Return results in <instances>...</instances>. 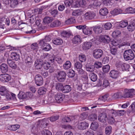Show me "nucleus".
I'll return each mask as SVG.
<instances>
[{
    "instance_id": "4c0bfd02",
    "label": "nucleus",
    "mask_w": 135,
    "mask_h": 135,
    "mask_svg": "<svg viewBox=\"0 0 135 135\" xmlns=\"http://www.w3.org/2000/svg\"><path fill=\"white\" fill-rule=\"evenodd\" d=\"M53 20V18L49 17H45L44 19L43 22L45 23H49L51 22Z\"/></svg>"
},
{
    "instance_id": "bf43d9fd",
    "label": "nucleus",
    "mask_w": 135,
    "mask_h": 135,
    "mask_svg": "<svg viewBox=\"0 0 135 135\" xmlns=\"http://www.w3.org/2000/svg\"><path fill=\"white\" fill-rule=\"evenodd\" d=\"M128 24V22L127 21H122L120 22L119 26L120 27L123 28L127 26Z\"/></svg>"
},
{
    "instance_id": "39448f33",
    "label": "nucleus",
    "mask_w": 135,
    "mask_h": 135,
    "mask_svg": "<svg viewBox=\"0 0 135 135\" xmlns=\"http://www.w3.org/2000/svg\"><path fill=\"white\" fill-rule=\"evenodd\" d=\"M103 54V51L101 49H97L93 51V55L94 57L96 59L100 58Z\"/></svg>"
},
{
    "instance_id": "c85d7f7f",
    "label": "nucleus",
    "mask_w": 135,
    "mask_h": 135,
    "mask_svg": "<svg viewBox=\"0 0 135 135\" xmlns=\"http://www.w3.org/2000/svg\"><path fill=\"white\" fill-rule=\"evenodd\" d=\"M112 130V128L110 126H107L105 128V133L106 135H110L111 134Z\"/></svg>"
},
{
    "instance_id": "0eeeda50",
    "label": "nucleus",
    "mask_w": 135,
    "mask_h": 135,
    "mask_svg": "<svg viewBox=\"0 0 135 135\" xmlns=\"http://www.w3.org/2000/svg\"><path fill=\"white\" fill-rule=\"evenodd\" d=\"M35 83L37 86H41L43 83V80L42 76L40 75H36L35 76Z\"/></svg>"
},
{
    "instance_id": "cd10ccee",
    "label": "nucleus",
    "mask_w": 135,
    "mask_h": 135,
    "mask_svg": "<svg viewBox=\"0 0 135 135\" xmlns=\"http://www.w3.org/2000/svg\"><path fill=\"white\" fill-rule=\"evenodd\" d=\"M97 115L96 114L93 113L89 116L88 119L90 121H94L97 119Z\"/></svg>"
},
{
    "instance_id": "338daca9",
    "label": "nucleus",
    "mask_w": 135,
    "mask_h": 135,
    "mask_svg": "<svg viewBox=\"0 0 135 135\" xmlns=\"http://www.w3.org/2000/svg\"><path fill=\"white\" fill-rule=\"evenodd\" d=\"M61 34L62 35L65 37H68L70 35V33L66 31H63Z\"/></svg>"
},
{
    "instance_id": "f257e3e1",
    "label": "nucleus",
    "mask_w": 135,
    "mask_h": 135,
    "mask_svg": "<svg viewBox=\"0 0 135 135\" xmlns=\"http://www.w3.org/2000/svg\"><path fill=\"white\" fill-rule=\"evenodd\" d=\"M51 40V38L49 36H46L44 38L40 40L39 44L43 50L48 51L52 49L50 45L47 43Z\"/></svg>"
},
{
    "instance_id": "1a4fd4ad",
    "label": "nucleus",
    "mask_w": 135,
    "mask_h": 135,
    "mask_svg": "<svg viewBox=\"0 0 135 135\" xmlns=\"http://www.w3.org/2000/svg\"><path fill=\"white\" fill-rule=\"evenodd\" d=\"M55 98L57 103H61L63 101L65 96L62 93H58L55 95Z\"/></svg>"
},
{
    "instance_id": "09e8293b",
    "label": "nucleus",
    "mask_w": 135,
    "mask_h": 135,
    "mask_svg": "<svg viewBox=\"0 0 135 135\" xmlns=\"http://www.w3.org/2000/svg\"><path fill=\"white\" fill-rule=\"evenodd\" d=\"M28 30L25 32L27 33H33L36 32V30L32 28L31 27L29 26L28 28Z\"/></svg>"
},
{
    "instance_id": "a878e982",
    "label": "nucleus",
    "mask_w": 135,
    "mask_h": 135,
    "mask_svg": "<svg viewBox=\"0 0 135 135\" xmlns=\"http://www.w3.org/2000/svg\"><path fill=\"white\" fill-rule=\"evenodd\" d=\"M71 64L69 61H66L63 65V68L65 70H68L70 69L71 66Z\"/></svg>"
},
{
    "instance_id": "8fccbe9b",
    "label": "nucleus",
    "mask_w": 135,
    "mask_h": 135,
    "mask_svg": "<svg viewBox=\"0 0 135 135\" xmlns=\"http://www.w3.org/2000/svg\"><path fill=\"white\" fill-rule=\"evenodd\" d=\"M121 96L122 97V94L121 92H119L114 93L112 95V98L113 99H117Z\"/></svg>"
},
{
    "instance_id": "69168bd1",
    "label": "nucleus",
    "mask_w": 135,
    "mask_h": 135,
    "mask_svg": "<svg viewBox=\"0 0 135 135\" xmlns=\"http://www.w3.org/2000/svg\"><path fill=\"white\" fill-rule=\"evenodd\" d=\"M109 85V83L108 80L106 79H104L103 84V87L105 88L107 87Z\"/></svg>"
},
{
    "instance_id": "ddd939ff",
    "label": "nucleus",
    "mask_w": 135,
    "mask_h": 135,
    "mask_svg": "<svg viewBox=\"0 0 135 135\" xmlns=\"http://www.w3.org/2000/svg\"><path fill=\"white\" fill-rule=\"evenodd\" d=\"M107 118L106 114L105 113H103L100 114L98 117L99 120L102 123H105L107 120Z\"/></svg>"
},
{
    "instance_id": "6e6552de",
    "label": "nucleus",
    "mask_w": 135,
    "mask_h": 135,
    "mask_svg": "<svg viewBox=\"0 0 135 135\" xmlns=\"http://www.w3.org/2000/svg\"><path fill=\"white\" fill-rule=\"evenodd\" d=\"M10 75L7 74H2L0 75V80L3 83L8 82L11 80Z\"/></svg>"
},
{
    "instance_id": "393cba45",
    "label": "nucleus",
    "mask_w": 135,
    "mask_h": 135,
    "mask_svg": "<svg viewBox=\"0 0 135 135\" xmlns=\"http://www.w3.org/2000/svg\"><path fill=\"white\" fill-rule=\"evenodd\" d=\"M7 62L9 66L13 69H15L16 68L17 66L15 62L11 60H7Z\"/></svg>"
},
{
    "instance_id": "e2e57ef3",
    "label": "nucleus",
    "mask_w": 135,
    "mask_h": 135,
    "mask_svg": "<svg viewBox=\"0 0 135 135\" xmlns=\"http://www.w3.org/2000/svg\"><path fill=\"white\" fill-rule=\"evenodd\" d=\"M43 135H52V133L46 129H44L42 132Z\"/></svg>"
},
{
    "instance_id": "603ef678",
    "label": "nucleus",
    "mask_w": 135,
    "mask_h": 135,
    "mask_svg": "<svg viewBox=\"0 0 135 135\" xmlns=\"http://www.w3.org/2000/svg\"><path fill=\"white\" fill-rule=\"evenodd\" d=\"M110 68V67L108 65H107L103 66L102 70L104 73H107L109 71Z\"/></svg>"
},
{
    "instance_id": "e433bc0d",
    "label": "nucleus",
    "mask_w": 135,
    "mask_h": 135,
    "mask_svg": "<svg viewBox=\"0 0 135 135\" xmlns=\"http://www.w3.org/2000/svg\"><path fill=\"white\" fill-rule=\"evenodd\" d=\"M82 64L79 62H76L74 65V68L75 70H76L82 68Z\"/></svg>"
},
{
    "instance_id": "a211bd4d",
    "label": "nucleus",
    "mask_w": 135,
    "mask_h": 135,
    "mask_svg": "<svg viewBox=\"0 0 135 135\" xmlns=\"http://www.w3.org/2000/svg\"><path fill=\"white\" fill-rule=\"evenodd\" d=\"M86 19L91 20L95 16V13L93 12H87L85 14Z\"/></svg>"
},
{
    "instance_id": "864d4df0",
    "label": "nucleus",
    "mask_w": 135,
    "mask_h": 135,
    "mask_svg": "<svg viewBox=\"0 0 135 135\" xmlns=\"http://www.w3.org/2000/svg\"><path fill=\"white\" fill-rule=\"evenodd\" d=\"M127 28L129 31H132L135 29V24L132 23L129 25Z\"/></svg>"
},
{
    "instance_id": "412c9836",
    "label": "nucleus",
    "mask_w": 135,
    "mask_h": 135,
    "mask_svg": "<svg viewBox=\"0 0 135 135\" xmlns=\"http://www.w3.org/2000/svg\"><path fill=\"white\" fill-rule=\"evenodd\" d=\"M71 90V88L70 85H66L63 86L62 91L63 93H66L70 92Z\"/></svg>"
},
{
    "instance_id": "bb28decb",
    "label": "nucleus",
    "mask_w": 135,
    "mask_h": 135,
    "mask_svg": "<svg viewBox=\"0 0 135 135\" xmlns=\"http://www.w3.org/2000/svg\"><path fill=\"white\" fill-rule=\"evenodd\" d=\"M47 91V89L43 87H42L39 88L38 92V94L40 95H43L45 94Z\"/></svg>"
},
{
    "instance_id": "7ed1b4c3",
    "label": "nucleus",
    "mask_w": 135,
    "mask_h": 135,
    "mask_svg": "<svg viewBox=\"0 0 135 135\" xmlns=\"http://www.w3.org/2000/svg\"><path fill=\"white\" fill-rule=\"evenodd\" d=\"M66 74L64 71H60L57 73L56 77L58 80L60 82L64 81L66 79Z\"/></svg>"
},
{
    "instance_id": "6ab92c4d",
    "label": "nucleus",
    "mask_w": 135,
    "mask_h": 135,
    "mask_svg": "<svg viewBox=\"0 0 135 135\" xmlns=\"http://www.w3.org/2000/svg\"><path fill=\"white\" fill-rule=\"evenodd\" d=\"M0 69L2 72L3 73H6L8 70V67L7 64L3 63L0 66Z\"/></svg>"
},
{
    "instance_id": "4468645a",
    "label": "nucleus",
    "mask_w": 135,
    "mask_h": 135,
    "mask_svg": "<svg viewBox=\"0 0 135 135\" xmlns=\"http://www.w3.org/2000/svg\"><path fill=\"white\" fill-rule=\"evenodd\" d=\"M109 74L111 78L116 79L119 76V73L117 70H111L110 71Z\"/></svg>"
},
{
    "instance_id": "9b49d317",
    "label": "nucleus",
    "mask_w": 135,
    "mask_h": 135,
    "mask_svg": "<svg viewBox=\"0 0 135 135\" xmlns=\"http://www.w3.org/2000/svg\"><path fill=\"white\" fill-rule=\"evenodd\" d=\"M89 125V124L88 123L84 121L78 123V128L79 129L83 130L87 128Z\"/></svg>"
},
{
    "instance_id": "ea45409f",
    "label": "nucleus",
    "mask_w": 135,
    "mask_h": 135,
    "mask_svg": "<svg viewBox=\"0 0 135 135\" xmlns=\"http://www.w3.org/2000/svg\"><path fill=\"white\" fill-rule=\"evenodd\" d=\"M55 61H56L59 64H61L63 62L64 59H62V58L59 56H56L54 58Z\"/></svg>"
},
{
    "instance_id": "f3484780",
    "label": "nucleus",
    "mask_w": 135,
    "mask_h": 135,
    "mask_svg": "<svg viewBox=\"0 0 135 135\" xmlns=\"http://www.w3.org/2000/svg\"><path fill=\"white\" fill-rule=\"evenodd\" d=\"M81 38L79 35H77L75 36L72 40V42L75 44H78L81 42Z\"/></svg>"
},
{
    "instance_id": "4d7b16f0",
    "label": "nucleus",
    "mask_w": 135,
    "mask_h": 135,
    "mask_svg": "<svg viewBox=\"0 0 135 135\" xmlns=\"http://www.w3.org/2000/svg\"><path fill=\"white\" fill-rule=\"evenodd\" d=\"M81 12L80 10H75L73 12L72 15L74 16H78L81 15Z\"/></svg>"
},
{
    "instance_id": "79ce46f5",
    "label": "nucleus",
    "mask_w": 135,
    "mask_h": 135,
    "mask_svg": "<svg viewBox=\"0 0 135 135\" xmlns=\"http://www.w3.org/2000/svg\"><path fill=\"white\" fill-rule=\"evenodd\" d=\"M125 12L128 13H135V9L129 7L127 8L125 10Z\"/></svg>"
},
{
    "instance_id": "6e6d98bb",
    "label": "nucleus",
    "mask_w": 135,
    "mask_h": 135,
    "mask_svg": "<svg viewBox=\"0 0 135 135\" xmlns=\"http://www.w3.org/2000/svg\"><path fill=\"white\" fill-rule=\"evenodd\" d=\"M51 56L50 54L48 53H43L41 56V59H49Z\"/></svg>"
},
{
    "instance_id": "473e14b6",
    "label": "nucleus",
    "mask_w": 135,
    "mask_h": 135,
    "mask_svg": "<svg viewBox=\"0 0 135 135\" xmlns=\"http://www.w3.org/2000/svg\"><path fill=\"white\" fill-rule=\"evenodd\" d=\"M20 126L19 125H13L8 127V129L11 131H15L19 128Z\"/></svg>"
},
{
    "instance_id": "5fc2aeb1",
    "label": "nucleus",
    "mask_w": 135,
    "mask_h": 135,
    "mask_svg": "<svg viewBox=\"0 0 135 135\" xmlns=\"http://www.w3.org/2000/svg\"><path fill=\"white\" fill-rule=\"evenodd\" d=\"M73 2L72 0H66L64 1V3L66 7H70L72 5Z\"/></svg>"
},
{
    "instance_id": "4be33fe9",
    "label": "nucleus",
    "mask_w": 135,
    "mask_h": 135,
    "mask_svg": "<svg viewBox=\"0 0 135 135\" xmlns=\"http://www.w3.org/2000/svg\"><path fill=\"white\" fill-rule=\"evenodd\" d=\"M99 124L97 122H92L91 124L90 128L91 129L94 131L96 130L99 127Z\"/></svg>"
},
{
    "instance_id": "c756f323",
    "label": "nucleus",
    "mask_w": 135,
    "mask_h": 135,
    "mask_svg": "<svg viewBox=\"0 0 135 135\" xmlns=\"http://www.w3.org/2000/svg\"><path fill=\"white\" fill-rule=\"evenodd\" d=\"M93 30L95 33L98 34L101 33L102 32V28L99 26H95L93 29Z\"/></svg>"
},
{
    "instance_id": "dca6fc26",
    "label": "nucleus",
    "mask_w": 135,
    "mask_h": 135,
    "mask_svg": "<svg viewBox=\"0 0 135 135\" xmlns=\"http://www.w3.org/2000/svg\"><path fill=\"white\" fill-rule=\"evenodd\" d=\"M92 44L90 42H84L83 44L82 48L84 50H87L90 49L91 47Z\"/></svg>"
},
{
    "instance_id": "49530a36",
    "label": "nucleus",
    "mask_w": 135,
    "mask_h": 135,
    "mask_svg": "<svg viewBox=\"0 0 135 135\" xmlns=\"http://www.w3.org/2000/svg\"><path fill=\"white\" fill-rule=\"evenodd\" d=\"M112 24L110 22H107L105 23L104 26V28L106 30H109L112 27Z\"/></svg>"
},
{
    "instance_id": "b1692460",
    "label": "nucleus",
    "mask_w": 135,
    "mask_h": 135,
    "mask_svg": "<svg viewBox=\"0 0 135 135\" xmlns=\"http://www.w3.org/2000/svg\"><path fill=\"white\" fill-rule=\"evenodd\" d=\"M11 56L13 60L16 61L18 60L20 58L19 54L17 53L14 52L11 53Z\"/></svg>"
},
{
    "instance_id": "20e7f679",
    "label": "nucleus",
    "mask_w": 135,
    "mask_h": 135,
    "mask_svg": "<svg viewBox=\"0 0 135 135\" xmlns=\"http://www.w3.org/2000/svg\"><path fill=\"white\" fill-rule=\"evenodd\" d=\"M134 89H126L124 90L123 94H122V97L125 98L132 97L134 95L133 92Z\"/></svg>"
},
{
    "instance_id": "aec40b11",
    "label": "nucleus",
    "mask_w": 135,
    "mask_h": 135,
    "mask_svg": "<svg viewBox=\"0 0 135 135\" xmlns=\"http://www.w3.org/2000/svg\"><path fill=\"white\" fill-rule=\"evenodd\" d=\"M52 42L55 45H61L63 43V41L61 38H58L53 39Z\"/></svg>"
},
{
    "instance_id": "f03ea898",
    "label": "nucleus",
    "mask_w": 135,
    "mask_h": 135,
    "mask_svg": "<svg viewBox=\"0 0 135 135\" xmlns=\"http://www.w3.org/2000/svg\"><path fill=\"white\" fill-rule=\"evenodd\" d=\"M123 56L125 60L128 61L133 59L135 57V55L132 49H129L124 51Z\"/></svg>"
},
{
    "instance_id": "c03bdc74",
    "label": "nucleus",
    "mask_w": 135,
    "mask_h": 135,
    "mask_svg": "<svg viewBox=\"0 0 135 135\" xmlns=\"http://www.w3.org/2000/svg\"><path fill=\"white\" fill-rule=\"evenodd\" d=\"M47 120L45 119H44L41 121V123L42 127L43 128H45L48 125V123H47Z\"/></svg>"
},
{
    "instance_id": "0e129e2a",
    "label": "nucleus",
    "mask_w": 135,
    "mask_h": 135,
    "mask_svg": "<svg viewBox=\"0 0 135 135\" xmlns=\"http://www.w3.org/2000/svg\"><path fill=\"white\" fill-rule=\"evenodd\" d=\"M47 103L50 104L54 102L55 100L53 98L49 96L48 97V99H47Z\"/></svg>"
},
{
    "instance_id": "a19ab883",
    "label": "nucleus",
    "mask_w": 135,
    "mask_h": 135,
    "mask_svg": "<svg viewBox=\"0 0 135 135\" xmlns=\"http://www.w3.org/2000/svg\"><path fill=\"white\" fill-rule=\"evenodd\" d=\"M122 11L119 9H115L111 12V13L114 15H116L122 13Z\"/></svg>"
},
{
    "instance_id": "37998d69",
    "label": "nucleus",
    "mask_w": 135,
    "mask_h": 135,
    "mask_svg": "<svg viewBox=\"0 0 135 135\" xmlns=\"http://www.w3.org/2000/svg\"><path fill=\"white\" fill-rule=\"evenodd\" d=\"M18 96L19 98L20 99H26V93H25L23 91H20L18 94Z\"/></svg>"
},
{
    "instance_id": "a18cd8bd",
    "label": "nucleus",
    "mask_w": 135,
    "mask_h": 135,
    "mask_svg": "<svg viewBox=\"0 0 135 135\" xmlns=\"http://www.w3.org/2000/svg\"><path fill=\"white\" fill-rule=\"evenodd\" d=\"M86 71L93 72L94 70V66L89 65L88 64H86Z\"/></svg>"
},
{
    "instance_id": "423d86ee",
    "label": "nucleus",
    "mask_w": 135,
    "mask_h": 135,
    "mask_svg": "<svg viewBox=\"0 0 135 135\" xmlns=\"http://www.w3.org/2000/svg\"><path fill=\"white\" fill-rule=\"evenodd\" d=\"M116 67L118 68L121 69L123 71H124L128 70L130 66L128 64L119 62L117 63Z\"/></svg>"
},
{
    "instance_id": "052dcab7",
    "label": "nucleus",
    "mask_w": 135,
    "mask_h": 135,
    "mask_svg": "<svg viewBox=\"0 0 135 135\" xmlns=\"http://www.w3.org/2000/svg\"><path fill=\"white\" fill-rule=\"evenodd\" d=\"M88 114L87 113L83 112L80 115V119L81 120H84L86 118Z\"/></svg>"
},
{
    "instance_id": "5701e85b",
    "label": "nucleus",
    "mask_w": 135,
    "mask_h": 135,
    "mask_svg": "<svg viewBox=\"0 0 135 135\" xmlns=\"http://www.w3.org/2000/svg\"><path fill=\"white\" fill-rule=\"evenodd\" d=\"M18 4V2L17 0H12L10 1V6L12 8L16 7Z\"/></svg>"
},
{
    "instance_id": "7c9ffc66",
    "label": "nucleus",
    "mask_w": 135,
    "mask_h": 135,
    "mask_svg": "<svg viewBox=\"0 0 135 135\" xmlns=\"http://www.w3.org/2000/svg\"><path fill=\"white\" fill-rule=\"evenodd\" d=\"M7 91L5 86H2L0 87V94L1 95H5L7 94Z\"/></svg>"
},
{
    "instance_id": "680f3d73",
    "label": "nucleus",
    "mask_w": 135,
    "mask_h": 135,
    "mask_svg": "<svg viewBox=\"0 0 135 135\" xmlns=\"http://www.w3.org/2000/svg\"><path fill=\"white\" fill-rule=\"evenodd\" d=\"M79 60L81 62H84L86 59L85 56L84 55L81 54L79 55Z\"/></svg>"
},
{
    "instance_id": "72a5a7b5",
    "label": "nucleus",
    "mask_w": 135,
    "mask_h": 135,
    "mask_svg": "<svg viewBox=\"0 0 135 135\" xmlns=\"http://www.w3.org/2000/svg\"><path fill=\"white\" fill-rule=\"evenodd\" d=\"M85 27L83 29V32L86 35L89 34H91L92 33V31L90 28Z\"/></svg>"
},
{
    "instance_id": "3c124183",
    "label": "nucleus",
    "mask_w": 135,
    "mask_h": 135,
    "mask_svg": "<svg viewBox=\"0 0 135 135\" xmlns=\"http://www.w3.org/2000/svg\"><path fill=\"white\" fill-rule=\"evenodd\" d=\"M120 33V31L119 30H116L113 32L112 36L114 38H115L119 35Z\"/></svg>"
},
{
    "instance_id": "774afa93",
    "label": "nucleus",
    "mask_w": 135,
    "mask_h": 135,
    "mask_svg": "<svg viewBox=\"0 0 135 135\" xmlns=\"http://www.w3.org/2000/svg\"><path fill=\"white\" fill-rule=\"evenodd\" d=\"M110 51L112 55H115L117 54V49L115 48H112L110 49Z\"/></svg>"
},
{
    "instance_id": "f8f14e48",
    "label": "nucleus",
    "mask_w": 135,
    "mask_h": 135,
    "mask_svg": "<svg viewBox=\"0 0 135 135\" xmlns=\"http://www.w3.org/2000/svg\"><path fill=\"white\" fill-rule=\"evenodd\" d=\"M99 40L100 42L104 43L107 44L109 42L110 39L108 36L102 35L100 36Z\"/></svg>"
},
{
    "instance_id": "2f4dec72",
    "label": "nucleus",
    "mask_w": 135,
    "mask_h": 135,
    "mask_svg": "<svg viewBox=\"0 0 135 135\" xmlns=\"http://www.w3.org/2000/svg\"><path fill=\"white\" fill-rule=\"evenodd\" d=\"M108 13V10L106 8H102L99 11V13L102 16H105Z\"/></svg>"
},
{
    "instance_id": "de8ad7c7",
    "label": "nucleus",
    "mask_w": 135,
    "mask_h": 135,
    "mask_svg": "<svg viewBox=\"0 0 135 135\" xmlns=\"http://www.w3.org/2000/svg\"><path fill=\"white\" fill-rule=\"evenodd\" d=\"M75 22V19L71 17L65 21V23L67 24H72Z\"/></svg>"
},
{
    "instance_id": "c9c22d12",
    "label": "nucleus",
    "mask_w": 135,
    "mask_h": 135,
    "mask_svg": "<svg viewBox=\"0 0 135 135\" xmlns=\"http://www.w3.org/2000/svg\"><path fill=\"white\" fill-rule=\"evenodd\" d=\"M60 24V22L58 20H56L52 22L50 26L51 27H56L59 26Z\"/></svg>"
},
{
    "instance_id": "2eb2a0df",
    "label": "nucleus",
    "mask_w": 135,
    "mask_h": 135,
    "mask_svg": "<svg viewBox=\"0 0 135 135\" xmlns=\"http://www.w3.org/2000/svg\"><path fill=\"white\" fill-rule=\"evenodd\" d=\"M44 65V63L42 60H37L35 62L34 66L37 69H40Z\"/></svg>"
},
{
    "instance_id": "f704fd0d",
    "label": "nucleus",
    "mask_w": 135,
    "mask_h": 135,
    "mask_svg": "<svg viewBox=\"0 0 135 135\" xmlns=\"http://www.w3.org/2000/svg\"><path fill=\"white\" fill-rule=\"evenodd\" d=\"M90 78L93 81H95L97 79V75L94 73H91L89 74Z\"/></svg>"
},
{
    "instance_id": "13d9d810",
    "label": "nucleus",
    "mask_w": 135,
    "mask_h": 135,
    "mask_svg": "<svg viewBox=\"0 0 135 135\" xmlns=\"http://www.w3.org/2000/svg\"><path fill=\"white\" fill-rule=\"evenodd\" d=\"M108 97V95L105 94L104 95L100 97L99 99V100H102L105 102L107 100V98Z\"/></svg>"
},
{
    "instance_id": "58836bf2",
    "label": "nucleus",
    "mask_w": 135,
    "mask_h": 135,
    "mask_svg": "<svg viewBox=\"0 0 135 135\" xmlns=\"http://www.w3.org/2000/svg\"><path fill=\"white\" fill-rule=\"evenodd\" d=\"M63 88L62 84L60 83H57L56 84L55 88L57 90H61L62 91Z\"/></svg>"
},
{
    "instance_id": "9d476101",
    "label": "nucleus",
    "mask_w": 135,
    "mask_h": 135,
    "mask_svg": "<svg viewBox=\"0 0 135 135\" xmlns=\"http://www.w3.org/2000/svg\"><path fill=\"white\" fill-rule=\"evenodd\" d=\"M110 113L112 116L108 118V122L110 124H112L115 122L114 117L117 116V112L115 110H112L111 111Z\"/></svg>"
}]
</instances>
